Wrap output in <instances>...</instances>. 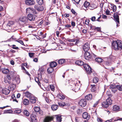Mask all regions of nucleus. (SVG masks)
<instances>
[{"instance_id": "obj_27", "label": "nucleus", "mask_w": 122, "mask_h": 122, "mask_svg": "<svg viewBox=\"0 0 122 122\" xmlns=\"http://www.w3.org/2000/svg\"><path fill=\"white\" fill-rule=\"evenodd\" d=\"M97 7L94 4H92L89 6V8L91 10H92Z\"/></svg>"}, {"instance_id": "obj_3", "label": "nucleus", "mask_w": 122, "mask_h": 122, "mask_svg": "<svg viewBox=\"0 0 122 122\" xmlns=\"http://www.w3.org/2000/svg\"><path fill=\"white\" fill-rule=\"evenodd\" d=\"M112 101L111 98H108L105 101L102 102V107L107 108L108 107L109 105L112 104Z\"/></svg>"}, {"instance_id": "obj_61", "label": "nucleus", "mask_w": 122, "mask_h": 122, "mask_svg": "<svg viewBox=\"0 0 122 122\" xmlns=\"http://www.w3.org/2000/svg\"><path fill=\"white\" fill-rule=\"evenodd\" d=\"M71 11L73 14L74 15H76V12L73 9H72L71 10Z\"/></svg>"}, {"instance_id": "obj_49", "label": "nucleus", "mask_w": 122, "mask_h": 122, "mask_svg": "<svg viewBox=\"0 0 122 122\" xmlns=\"http://www.w3.org/2000/svg\"><path fill=\"white\" fill-rule=\"evenodd\" d=\"M12 98L13 99V101H15L17 102H18V101L15 98V97L14 95L12 96Z\"/></svg>"}, {"instance_id": "obj_21", "label": "nucleus", "mask_w": 122, "mask_h": 122, "mask_svg": "<svg viewBox=\"0 0 122 122\" xmlns=\"http://www.w3.org/2000/svg\"><path fill=\"white\" fill-rule=\"evenodd\" d=\"M75 63L76 64L79 66H82L84 64L83 62L80 60H78L76 61Z\"/></svg>"}, {"instance_id": "obj_30", "label": "nucleus", "mask_w": 122, "mask_h": 122, "mask_svg": "<svg viewBox=\"0 0 122 122\" xmlns=\"http://www.w3.org/2000/svg\"><path fill=\"white\" fill-rule=\"evenodd\" d=\"M23 102L24 105H27L29 104V101L28 99H25L23 100Z\"/></svg>"}, {"instance_id": "obj_33", "label": "nucleus", "mask_w": 122, "mask_h": 122, "mask_svg": "<svg viewBox=\"0 0 122 122\" xmlns=\"http://www.w3.org/2000/svg\"><path fill=\"white\" fill-rule=\"evenodd\" d=\"M33 8H27L26 9V13H32Z\"/></svg>"}, {"instance_id": "obj_25", "label": "nucleus", "mask_w": 122, "mask_h": 122, "mask_svg": "<svg viewBox=\"0 0 122 122\" xmlns=\"http://www.w3.org/2000/svg\"><path fill=\"white\" fill-rule=\"evenodd\" d=\"M14 24V22H13L12 21H9L7 24L6 25V27L7 28H8L10 29V27H11L12 25Z\"/></svg>"}, {"instance_id": "obj_34", "label": "nucleus", "mask_w": 122, "mask_h": 122, "mask_svg": "<svg viewBox=\"0 0 122 122\" xmlns=\"http://www.w3.org/2000/svg\"><path fill=\"white\" fill-rule=\"evenodd\" d=\"M65 61V60L64 59H61L58 60V62L60 64H62L64 63Z\"/></svg>"}, {"instance_id": "obj_18", "label": "nucleus", "mask_w": 122, "mask_h": 122, "mask_svg": "<svg viewBox=\"0 0 122 122\" xmlns=\"http://www.w3.org/2000/svg\"><path fill=\"white\" fill-rule=\"evenodd\" d=\"M114 17L115 21L117 22L116 23H119V19L118 15L116 13H115L114 14Z\"/></svg>"}, {"instance_id": "obj_51", "label": "nucleus", "mask_w": 122, "mask_h": 122, "mask_svg": "<svg viewBox=\"0 0 122 122\" xmlns=\"http://www.w3.org/2000/svg\"><path fill=\"white\" fill-rule=\"evenodd\" d=\"M50 88L52 91H54V87L53 85H50Z\"/></svg>"}, {"instance_id": "obj_55", "label": "nucleus", "mask_w": 122, "mask_h": 122, "mask_svg": "<svg viewBox=\"0 0 122 122\" xmlns=\"http://www.w3.org/2000/svg\"><path fill=\"white\" fill-rule=\"evenodd\" d=\"M34 53H29V56L31 58L32 57H33V56L34 55Z\"/></svg>"}, {"instance_id": "obj_63", "label": "nucleus", "mask_w": 122, "mask_h": 122, "mask_svg": "<svg viewBox=\"0 0 122 122\" xmlns=\"http://www.w3.org/2000/svg\"><path fill=\"white\" fill-rule=\"evenodd\" d=\"M32 122H37V120L36 118L31 119Z\"/></svg>"}, {"instance_id": "obj_39", "label": "nucleus", "mask_w": 122, "mask_h": 122, "mask_svg": "<svg viewBox=\"0 0 122 122\" xmlns=\"http://www.w3.org/2000/svg\"><path fill=\"white\" fill-rule=\"evenodd\" d=\"M98 79L97 77H95L93 79V82L95 83H97L98 81Z\"/></svg>"}, {"instance_id": "obj_10", "label": "nucleus", "mask_w": 122, "mask_h": 122, "mask_svg": "<svg viewBox=\"0 0 122 122\" xmlns=\"http://www.w3.org/2000/svg\"><path fill=\"white\" fill-rule=\"evenodd\" d=\"M36 16L31 14H28L27 16L28 19L30 21H34L36 17Z\"/></svg>"}, {"instance_id": "obj_11", "label": "nucleus", "mask_w": 122, "mask_h": 122, "mask_svg": "<svg viewBox=\"0 0 122 122\" xmlns=\"http://www.w3.org/2000/svg\"><path fill=\"white\" fill-rule=\"evenodd\" d=\"M89 6H90L89 3L87 1H85L83 4L82 7L83 9L85 10H88L89 8Z\"/></svg>"}, {"instance_id": "obj_19", "label": "nucleus", "mask_w": 122, "mask_h": 122, "mask_svg": "<svg viewBox=\"0 0 122 122\" xmlns=\"http://www.w3.org/2000/svg\"><path fill=\"white\" fill-rule=\"evenodd\" d=\"M120 107L117 105H115L113 107L112 110L114 111H120Z\"/></svg>"}, {"instance_id": "obj_28", "label": "nucleus", "mask_w": 122, "mask_h": 122, "mask_svg": "<svg viewBox=\"0 0 122 122\" xmlns=\"http://www.w3.org/2000/svg\"><path fill=\"white\" fill-rule=\"evenodd\" d=\"M54 71L53 68L50 66L47 69V72L49 74H50L52 73Z\"/></svg>"}, {"instance_id": "obj_14", "label": "nucleus", "mask_w": 122, "mask_h": 122, "mask_svg": "<svg viewBox=\"0 0 122 122\" xmlns=\"http://www.w3.org/2000/svg\"><path fill=\"white\" fill-rule=\"evenodd\" d=\"M25 3L27 5H32L35 4V2L33 0H30L25 1Z\"/></svg>"}, {"instance_id": "obj_54", "label": "nucleus", "mask_w": 122, "mask_h": 122, "mask_svg": "<svg viewBox=\"0 0 122 122\" xmlns=\"http://www.w3.org/2000/svg\"><path fill=\"white\" fill-rule=\"evenodd\" d=\"M97 120L98 122H103V120L100 118H97Z\"/></svg>"}, {"instance_id": "obj_46", "label": "nucleus", "mask_w": 122, "mask_h": 122, "mask_svg": "<svg viewBox=\"0 0 122 122\" xmlns=\"http://www.w3.org/2000/svg\"><path fill=\"white\" fill-rule=\"evenodd\" d=\"M80 0H72V1L74 4L76 3L77 4H78Z\"/></svg>"}, {"instance_id": "obj_15", "label": "nucleus", "mask_w": 122, "mask_h": 122, "mask_svg": "<svg viewBox=\"0 0 122 122\" xmlns=\"http://www.w3.org/2000/svg\"><path fill=\"white\" fill-rule=\"evenodd\" d=\"M54 118V116L51 117H47L45 118L44 120V122H49L52 120Z\"/></svg>"}, {"instance_id": "obj_53", "label": "nucleus", "mask_w": 122, "mask_h": 122, "mask_svg": "<svg viewBox=\"0 0 122 122\" xmlns=\"http://www.w3.org/2000/svg\"><path fill=\"white\" fill-rule=\"evenodd\" d=\"M16 46L15 45H12V48L13 49H19V48L17 47H15Z\"/></svg>"}, {"instance_id": "obj_56", "label": "nucleus", "mask_w": 122, "mask_h": 122, "mask_svg": "<svg viewBox=\"0 0 122 122\" xmlns=\"http://www.w3.org/2000/svg\"><path fill=\"white\" fill-rule=\"evenodd\" d=\"M76 122H82L81 121L82 119H81V120H79L78 118H77L75 119Z\"/></svg>"}, {"instance_id": "obj_50", "label": "nucleus", "mask_w": 122, "mask_h": 122, "mask_svg": "<svg viewBox=\"0 0 122 122\" xmlns=\"http://www.w3.org/2000/svg\"><path fill=\"white\" fill-rule=\"evenodd\" d=\"M21 111L20 110H16L15 111V112L17 114H19L21 113Z\"/></svg>"}, {"instance_id": "obj_62", "label": "nucleus", "mask_w": 122, "mask_h": 122, "mask_svg": "<svg viewBox=\"0 0 122 122\" xmlns=\"http://www.w3.org/2000/svg\"><path fill=\"white\" fill-rule=\"evenodd\" d=\"M122 120V118H117L114 121H117L118 120L121 121Z\"/></svg>"}, {"instance_id": "obj_60", "label": "nucleus", "mask_w": 122, "mask_h": 122, "mask_svg": "<svg viewBox=\"0 0 122 122\" xmlns=\"http://www.w3.org/2000/svg\"><path fill=\"white\" fill-rule=\"evenodd\" d=\"M96 19V17L95 16H93L91 18V20L93 21H95Z\"/></svg>"}, {"instance_id": "obj_9", "label": "nucleus", "mask_w": 122, "mask_h": 122, "mask_svg": "<svg viewBox=\"0 0 122 122\" xmlns=\"http://www.w3.org/2000/svg\"><path fill=\"white\" fill-rule=\"evenodd\" d=\"M83 48L84 51L86 52H88L90 49L89 44L87 43H86L83 46Z\"/></svg>"}, {"instance_id": "obj_57", "label": "nucleus", "mask_w": 122, "mask_h": 122, "mask_svg": "<svg viewBox=\"0 0 122 122\" xmlns=\"http://www.w3.org/2000/svg\"><path fill=\"white\" fill-rule=\"evenodd\" d=\"M95 30H97L98 31H101L100 28L99 27H97L95 29Z\"/></svg>"}, {"instance_id": "obj_52", "label": "nucleus", "mask_w": 122, "mask_h": 122, "mask_svg": "<svg viewBox=\"0 0 122 122\" xmlns=\"http://www.w3.org/2000/svg\"><path fill=\"white\" fill-rule=\"evenodd\" d=\"M31 120L32 119H34L36 118V116L34 114H32L31 115Z\"/></svg>"}, {"instance_id": "obj_41", "label": "nucleus", "mask_w": 122, "mask_h": 122, "mask_svg": "<svg viewBox=\"0 0 122 122\" xmlns=\"http://www.w3.org/2000/svg\"><path fill=\"white\" fill-rule=\"evenodd\" d=\"M35 80L38 83L39 86L41 85V83L39 81V79L38 77H36L35 79Z\"/></svg>"}, {"instance_id": "obj_42", "label": "nucleus", "mask_w": 122, "mask_h": 122, "mask_svg": "<svg viewBox=\"0 0 122 122\" xmlns=\"http://www.w3.org/2000/svg\"><path fill=\"white\" fill-rule=\"evenodd\" d=\"M15 41H17L18 42L20 43L21 44L23 45L24 46H25V45L24 44L23 41L22 40H16Z\"/></svg>"}, {"instance_id": "obj_40", "label": "nucleus", "mask_w": 122, "mask_h": 122, "mask_svg": "<svg viewBox=\"0 0 122 122\" xmlns=\"http://www.w3.org/2000/svg\"><path fill=\"white\" fill-rule=\"evenodd\" d=\"M34 110L36 112H39L40 110V108L38 107H36L34 108Z\"/></svg>"}, {"instance_id": "obj_4", "label": "nucleus", "mask_w": 122, "mask_h": 122, "mask_svg": "<svg viewBox=\"0 0 122 122\" xmlns=\"http://www.w3.org/2000/svg\"><path fill=\"white\" fill-rule=\"evenodd\" d=\"M91 56L92 57H95L96 56L93 53H92L91 55L89 51L86 52L84 54L85 58L86 60H89L91 59Z\"/></svg>"}, {"instance_id": "obj_1", "label": "nucleus", "mask_w": 122, "mask_h": 122, "mask_svg": "<svg viewBox=\"0 0 122 122\" xmlns=\"http://www.w3.org/2000/svg\"><path fill=\"white\" fill-rule=\"evenodd\" d=\"M112 48L115 51L119 50L122 51V41L117 40L113 41L112 43Z\"/></svg>"}, {"instance_id": "obj_48", "label": "nucleus", "mask_w": 122, "mask_h": 122, "mask_svg": "<svg viewBox=\"0 0 122 122\" xmlns=\"http://www.w3.org/2000/svg\"><path fill=\"white\" fill-rule=\"evenodd\" d=\"M59 97L61 99H64L65 98V96L62 94L60 95Z\"/></svg>"}, {"instance_id": "obj_13", "label": "nucleus", "mask_w": 122, "mask_h": 122, "mask_svg": "<svg viewBox=\"0 0 122 122\" xmlns=\"http://www.w3.org/2000/svg\"><path fill=\"white\" fill-rule=\"evenodd\" d=\"M82 116L84 118L86 119L87 120H89L90 118V116L86 112H85L83 113Z\"/></svg>"}, {"instance_id": "obj_23", "label": "nucleus", "mask_w": 122, "mask_h": 122, "mask_svg": "<svg viewBox=\"0 0 122 122\" xmlns=\"http://www.w3.org/2000/svg\"><path fill=\"white\" fill-rule=\"evenodd\" d=\"M92 98V96L91 94H89L85 97V98L86 100H91Z\"/></svg>"}, {"instance_id": "obj_16", "label": "nucleus", "mask_w": 122, "mask_h": 122, "mask_svg": "<svg viewBox=\"0 0 122 122\" xmlns=\"http://www.w3.org/2000/svg\"><path fill=\"white\" fill-rule=\"evenodd\" d=\"M2 73L4 74H7L10 72V70L8 68L4 67L1 69Z\"/></svg>"}, {"instance_id": "obj_38", "label": "nucleus", "mask_w": 122, "mask_h": 122, "mask_svg": "<svg viewBox=\"0 0 122 122\" xmlns=\"http://www.w3.org/2000/svg\"><path fill=\"white\" fill-rule=\"evenodd\" d=\"M38 4L40 5H42L43 3V0H36Z\"/></svg>"}, {"instance_id": "obj_20", "label": "nucleus", "mask_w": 122, "mask_h": 122, "mask_svg": "<svg viewBox=\"0 0 122 122\" xmlns=\"http://www.w3.org/2000/svg\"><path fill=\"white\" fill-rule=\"evenodd\" d=\"M55 117H56L57 121L58 122H61V116L59 115H56L55 116Z\"/></svg>"}, {"instance_id": "obj_47", "label": "nucleus", "mask_w": 122, "mask_h": 122, "mask_svg": "<svg viewBox=\"0 0 122 122\" xmlns=\"http://www.w3.org/2000/svg\"><path fill=\"white\" fill-rule=\"evenodd\" d=\"M59 105L60 106H61L62 107H64L65 106L66 104L64 103L63 102H62V103H61L59 102L58 103Z\"/></svg>"}, {"instance_id": "obj_5", "label": "nucleus", "mask_w": 122, "mask_h": 122, "mask_svg": "<svg viewBox=\"0 0 122 122\" xmlns=\"http://www.w3.org/2000/svg\"><path fill=\"white\" fill-rule=\"evenodd\" d=\"M83 67L87 73L90 74L92 72V69L91 67L87 64H84Z\"/></svg>"}, {"instance_id": "obj_6", "label": "nucleus", "mask_w": 122, "mask_h": 122, "mask_svg": "<svg viewBox=\"0 0 122 122\" xmlns=\"http://www.w3.org/2000/svg\"><path fill=\"white\" fill-rule=\"evenodd\" d=\"M79 105L82 107H85L86 105V101L84 99H81L79 102Z\"/></svg>"}, {"instance_id": "obj_26", "label": "nucleus", "mask_w": 122, "mask_h": 122, "mask_svg": "<svg viewBox=\"0 0 122 122\" xmlns=\"http://www.w3.org/2000/svg\"><path fill=\"white\" fill-rule=\"evenodd\" d=\"M58 106L56 105H52L51 106V108L52 110L55 111L57 109Z\"/></svg>"}, {"instance_id": "obj_8", "label": "nucleus", "mask_w": 122, "mask_h": 122, "mask_svg": "<svg viewBox=\"0 0 122 122\" xmlns=\"http://www.w3.org/2000/svg\"><path fill=\"white\" fill-rule=\"evenodd\" d=\"M35 9L39 11H43L44 9V7L41 5H35L34 6Z\"/></svg>"}, {"instance_id": "obj_22", "label": "nucleus", "mask_w": 122, "mask_h": 122, "mask_svg": "<svg viewBox=\"0 0 122 122\" xmlns=\"http://www.w3.org/2000/svg\"><path fill=\"white\" fill-rule=\"evenodd\" d=\"M115 86H110V88L111 90L112 91V92H113L114 93H115L117 90V87H116Z\"/></svg>"}, {"instance_id": "obj_32", "label": "nucleus", "mask_w": 122, "mask_h": 122, "mask_svg": "<svg viewBox=\"0 0 122 122\" xmlns=\"http://www.w3.org/2000/svg\"><path fill=\"white\" fill-rule=\"evenodd\" d=\"M95 60L98 63H101L103 61V60L101 58L98 57L95 59Z\"/></svg>"}, {"instance_id": "obj_58", "label": "nucleus", "mask_w": 122, "mask_h": 122, "mask_svg": "<svg viewBox=\"0 0 122 122\" xmlns=\"http://www.w3.org/2000/svg\"><path fill=\"white\" fill-rule=\"evenodd\" d=\"M14 36H12L10 39H9L8 40V41H11L13 39H15L14 38Z\"/></svg>"}, {"instance_id": "obj_29", "label": "nucleus", "mask_w": 122, "mask_h": 122, "mask_svg": "<svg viewBox=\"0 0 122 122\" xmlns=\"http://www.w3.org/2000/svg\"><path fill=\"white\" fill-rule=\"evenodd\" d=\"M20 20L22 22H25L27 20V18L25 17H21L20 18Z\"/></svg>"}, {"instance_id": "obj_45", "label": "nucleus", "mask_w": 122, "mask_h": 122, "mask_svg": "<svg viewBox=\"0 0 122 122\" xmlns=\"http://www.w3.org/2000/svg\"><path fill=\"white\" fill-rule=\"evenodd\" d=\"M12 112V111L10 110H5L4 112V113H11Z\"/></svg>"}, {"instance_id": "obj_35", "label": "nucleus", "mask_w": 122, "mask_h": 122, "mask_svg": "<svg viewBox=\"0 0 122 122\" xmlns=\"http://www.w3.org/2000/svg\"><path fill=\"white\" fill-rule=\"evenodd\" d=\"M24 114L27 116H28L30 115L29 112L27 110H24L23 111Z\"/></svg>"}, {"instance_id": "obj_31", "label": "nucleus", "mask_w": 122, "mask_h": 122, "mask_svg": "<svg viewBox=\"0 0 122 122\" xmlns=\"http://www.w3.org/2000/svg\"><path fill=\"white\" fill-rule=\"evenodd\" d=\"M25 95L27 97L29 98L32 96V95H33L28 92H25Z\"/></svg>"}, {"instance_id": "obj_59", "label": "nucleus", "mask_w": 122, "mask_h": 122, "mask_svg": "<svg viewBox=\"0 0 122 122\" xmlns=\"http://www.w3.org/2000/svg\"><path fill=\"white\" fill-rule=\"evenodd\" d=\"M99 103V102L98 101H97L94 104V105H93V107H95L97 105H98Z\"/></svg>"}, {"instance_id": "obj_37", "label": "nucleus", "mask_w": 122, "mask_h": 122, "mask_svg": "<svg viewBox=\"0 0 122 122\" xmlns=\"http://www.w3.org/2000/svg\"><path fill=\"white\" fill-rule=\"evenodd\" d=\"M70 42H74L76 41V42L75 43V44L76 45L77 44V43L79 42V40H77L76 39H69V41Z\"/></svg>"}, {"instance_id": "obj_36", "label": "nucleus", "mask_w": 122, "mask_h": 122, "mask_svg": "<svg viewBox=\"0 0 122 122\" xmlns=\"http://www.w3.org/2000/svg\"><path fill=\"white\" fill-rule=\"evenodd\" d=\"M117 89H118L119 91H122V85H117L116 86Z\"/></svg>"}, {"instance_id": "obj_44", "label": "nucleus", "mask_w": 122, "mask_h": 122, "mask_svg": "<svg viewBox=\"0 0 122 122\" xmlns=\"http://www.w3.org/2000/svg\"><path fill=\"white\" fill-rule=\"evenodd\" d=\"M112 6H113V11L114 12H115L117 9L116 6L114 5V4H112Z\"/></svg>"}, {"instance_id": "obj_24", "label": "nucleus", "mask_w": 122, "mask_h": 122, "mask_svg": "<svg viewBox=\"0 0 122 122\" xmlns=\"http://www.w3.org/2000/svg\"><path fill=\"white\" fill-rule=\"evenodd\" d=\"M57 65V63L54 61L51 62L50 64V66L52 68L55 67Z\"/></svg>"}, {"instance_id": "obj_2", "label": "nucleus", "mask_w": 122, "mask_h": 122, "mask_svg": "<svg viewBox=\"0 0 122 122\" xmlns=\"http://www.w3.org/2000/svg\"><path fill=\"white\" fill-rule=\"evenodd\" d=\"M20 79L18 76L15 77L13 80L12 83L11 84L10 88L12 90L14 89L16 87V84H18L20 83Z\"/></svg>"}, {"instance_id": "obj_64", "label": "nucleus", "mask_w": 122, "mask_h": 122, "mask_svg": "<svg viewBox=\"0 0 122 122\" xmlns=\"http://www.w3.org/2000/svg\"><path fill=\"white\" fill-rule=\"evenodd\" d=\"M106 64L108 66H109L111 65V63L110 62H108L107 61L105 62Z\"/></svg>"}, {"instance_id": "obj_7", "label": "nucleus", "mask_w": 122, "mask_h": 122, "mask_svg": "<svg viewBox=\"0 0 122 122\" xmlns=\"http://www.w3.org/2000/svg\"><path fill=\"white\" fill-rule=\"evenodd\" d=\"M11 80V78L10 76L7 75L5 77L4 79L5 82L6 83H8L9 84H10V85L11 86V84L12 83V82L11 81H10ZM10 87L11 86H10Z\"/></svg>"}, {"instance_id": "obj_12", "label": "nucleus", "mask_w": 122, "mask_h": 122, "mask_svg": "<svg viewBox=\"0 0 122 122\" xmlns=\"http://www.w3.org/2000/svg\"><path fill=\"white\" fill-rule=\"evenodd\" d=\"M10 89L9 88H4L2 90V93L6 95H8L10 92Z\"/></svg>"}, {"instance_id": "obj_43", "label": "nucleus", "mask_w": 122, "mask_h": 122, "mask_svg": "<svg viewBox=\"0 0 122 122\" xmlns=\"http://www.w3.org/2000/svg\"><path fill=\"white\" fill-rule=\"evenodd\" d=\"M96 86L95 85H93L91 88V90L92 92H94L96 90Z\"/></svg>"}, {"instance_id": "obj_17", "label": "nucleus", "mask_w": 122, "mask_h": 122, "mask_svg": "<svg viewBox=\"0 0 122 122\" xmlns=\"http://www.w3.org/2000/svg\"><path fill=\"white\" fill-rule=\"evenodd\" d=\"M30 101L32 103H35L36 101V98L33 95L30 97Z\"/></svg>"}]
</instances>
